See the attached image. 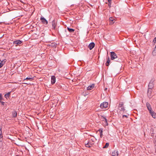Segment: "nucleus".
<instances>
[{
  "mask_svg": "<svg viewBox=\"0 0 156 156\" xmlns=\"http://www.w3.org/2000/svg\"><path fill=\"white\" fill-rule=\"evenodd\" d=\"M119 108V110L121 111H124L125 110V108L123 107H122Z\"/></svg>",
  "mask_w": 156,
  "mask_h": 156,
  "instance_id": "b1692460",
  "label": "nucleus"
},
{
  "mask_svg": "<svg viewBox=\"0 0 156 156\" xmlns=\"http://www.w3.org/2000/svg\"><path fill=\"white\" fill-rule=\"evenodd\" d=\"M156 37H155L154 39V40H153V42H156Z\"/></svg>",
  "mask_w": 156,
  "mask_h": 156,
  "instance_id": "473e14b6",
  "label": "nucleus"
},
{
  "mask_svg": "<svg viewBox=\"0 0 156 156\" xmlns=\"http://www.w3.org/2000/svg\"><path fill=\"white\" fill-rule=\"evenodd\" d=\"M2 129L0 127V130H2Z\"/></svg>",
  "mask_w": 156,
  "mask_h": 156,
  "instance_id": "e433bc0d",
  "label": "nucleus"
},
{
  "mask_svg": "<svg viewBox=\"0 0 156 156\" xmlns=\"http://www.w3.org/2000/svg\"><path fill=\"white\" fill-rule=\"evenodd\" d=\"M98 131L100 133V136L101 138H102L103 136V129L102 128H100L98 130Z\"/></svg>",
  "mask_w": 156,
  "mask_h": 156,
  "instance_id": "dca6fc26",
  "label": "nucleus"
},
{
  "mask_svg": "<svg viewBox=\"0 0 156 156\" xmlns=\"http://www.w3.org/2000/svg\"><path fill=\"white\" fill-rule=\"evenodd\" d=\"M67 29L68 31L71 33H73L75 31V30L73 29L70 28L68 27H67Z\"/></svg>",
  "mask_w": 156,
  "mask_h": 156,
  "instance_id": "f3484780",
  "label": "nucleus"
},
{
  "mask_svg": "<svg viewBox=\"0 0 156 156\" xmlns=\"http://www.w3.org/2000/svg\"><path fill=\"white\" fill-rule=\"evenodd\" d=\"M22 41L20 40H17L16 41H14L13 42V44H17V45H19L21 44L22 43Z\"/></svg>",
  "mask_w": 156,
  "mask_h": 156,
  "instance_id": "1a4fd4ad",
  "label": "nucleus"
},
{
  "mask_svg": "<svg viewBox=\"0 0 156 156\" xmlns=\"http://www.w3.org/2000/svg\"><path fill=\"white\" fill-rule=\"evenodd\" d=\"M0 102L1 103L2 105H4L5 104V102H4L2 101H0Z\"/></svg>",
  "mask_w": 156,
  "mask_h": 156,
  "instance_id": "7c9ffc66",
  "label": "nucleus"
},
{
  "mask_svg": "<svg viewBox=\"0 0 156 156\" xmlns=\"http://www.w3.org/2000/svg\"><path fill=\"white\" fill-rule=\"evenodd\" d=\"M2 135V131L0 130V135Z\"/></svg>",
  "mask_w": 156,
  "mask_h": 156,
  "instance_id": "f704fd0d",
  "label": "nucleus"
},
{
  "mask_svg": "<svg viewBox=\"0 0 156 156\" xmlns=\"http://www.w3.org/2000/svg\"><path fill=\"white\" fill-rule=\"evenodd\" d=\"M110 55L111 57V59L112 60H114L115 59V61L117 62H121V60L120 59L118 58L117 59L118 57L116 54L114 52H111Z\"/></svg>",
  "mask_w": 156,
  "mask_h": 156,
  "instance_id": "f257e3e1",
  "label": "nucleus"
},
{
  "mask_svg": "<svg viewBox=\"0 0 156 156\" xmlns=\"http://www.w3.org/2000/svg\"><path fill=\"white\" fill-rule=\"evenodd\" d=\"M3 136L2 135H0V142H1L2 141V138Z\"/></svg>",
  "mask_w": 156,
  "mask_h": 156,
  "instance_id": "c756f323",
  "label": "nucleus"
},
{
  "mask_svg": "<svg viewBox=\"0 0 156 156\" xmlns=\"http://www.w3.org/2000/svg\"><path fill=\"white\" fill-rule=\"evenodd\" d=\"M101 119H105L106 122H107V119H106V118L105 117H104L103 115H101Z\"/></svg>",
  "mask_w": 156,
  "mask_h": 156,
  "instance_id": "a878e982",
  "label": "nucleus"
},
{
  "mask_svg": "<svg viewBox=\"0 0 156 156\" xmlns=\"http://www.w3.org/2000/svg\"><path fill=\"white\" fill-rule=\"evenodd\" d=\"M3 100H3V98L2 96V94L0 93V101H2Z\"/></svg>",
  "mask_w": 156,
  "mask_h": 156,
  "instance_id": "bb28decb",
  "label": "nucleus"
},
{
  "mask_svg": "<svg viewBox=\"0 0 156 156\" xmlns=\"http://www.w3.org/2000/svg\"><path fill=\"white\" fill-rule=\"evenodd\" d=\"M94 87V84H92V85L87 87V90H91Z\"/></svg>",
  "mask_w": 156,
  "mask_h": 156,
  "instance_id": "f8f14e48",
  "label": "nucleus"
},
{
  "mask_svg": "<svg viewBox=\"0 0 156 156\" xmlns=\"http://www.w3.org/2000/svg\"><path fill=\"white\" fill-rule=\"evenodd\" d=\"M56 78L54 76H51V83L52 84H54L55 82Z\"/></svg>",
  "mask_w": 156,
  "mask_h": 156,
  "instance_id": "0eeeda50",
  "label": "nucleus"
},
{
  "mask_svg": "<svg viewBox=\"0 0 156 156\" xmlns=\"http://www.w3.org/2000/svg\"><path fill=\"white\" fill-rule=\"evenodd\" d=\"M146 105L147 107L148 110L149 112H151V111H152V108L151 107V105L148 102H147L146 103Z\"/></svg>",
  "mask_w": 156,
  "mask_h": 156,
  "instance_id": "20e7f679",
  "label": "nucleus"
},
{
  "mask_svg": "<svg viewBox=\"0 0 156 156\" xmlns=\"http://www.w3.org/2000/svg\"><path fill=\"white\" fill-rule=\"evenodd\" d=\"M10 93H11V92H8L5 95V97L6 98H9L10 94Z\"/></svg>",
  "mask_w": 156,
  "mask_h": 156,
  "instance_id": "412c9836",
  "label": "nucleus"
},
{
  "mask_svg": "<svg viewBox=\"0 0 156 156\" xmlns=\"http://www.w3.org/2000/svg\"><path fill=\"white\" fill-rule=\"evenodd\" d=\"M109 145V144L108 143H106L105 145L104 146L103 148H107Z\"/></svg>",
  "mask_w": 156,
  "mask_h": 156,
  "instance_id": "393cba45",
  "label": "nucleus"
},
{
  "mask_svg": "<svg viewBox=\"0 0 156 156\" xmlns=\"http://www.w3.org/2000/svg\"><path fill=\"white\" fill-rule=\"evenodd\" d=\"M24 83L25 84H28V83Z\"/></svg>",
  "mask_w": 156,
  "mask_h": 156,
  "instance_id": "c9c22d12",
  "label": "nucleus"
},
{
  "mask_svg": "<svg viewBox=\"0 0 156 156\" xmlns=\"http://www.w3.org/2000/svg\"><path fill=\"white\" fill-rule=\"evenodd\" d=\"M12 115L13 117L15 118L17 116V112L16 111L12 112Z\"/></svg>",
  "mask_w": 156,
  "mask_h": 156,
  "instance_id": "a211bd4d",
  "label": "nucleus"
},
{
  "mask_svg": "<svg viewBox=\"0 0 156 156\" xmlns=\"http://www.w3.org/2000/svg\"><path fill=\"white\" fill-rule=\"evenodd\" d=\"M49 45L51 47L56 48L57 46V44L55 43H53L51 44H49Z\"/></svg>",
  "mask_w": 156,
  "mask_h": 156,
  "instance_id": "2eb2a0df",
  "label": "nucleus"
},
{
  "mask_svg": "<svg viewBox=\"0 0 156 156\" xmlns=\"http://www.w3.org/2000/svg\"><path fill=\"white\" fill-rule=\"evenodd\" d=\"M123 103L122 102L121 103L119 104V107L120 108L122 107H123Z\"/></svg>",
  "mask_w": 156,
  "mask_h": 156,
  "instance_id": "cd10ccee",
  "label": "nucleus"
},
{
  "mask_svg": "<svg viewBox=\"0 0 156 156\" xmlns=\"http://www.w3.org/2000/svg\"><path fill=\"white\" fill-rule=\"evenodd\" d=\"M32 79H33V78H32L27 77L26 79H24L23 80V81H24L26 80H31Z\"/></svg>",
  "mask_w": 156,
  "mask_h": 156,
  "instance_id": "5701e85b",
  "label": "nucleus"
},
{
  "mask_svg": "<svg viewBox=\"0 0 156 156\" xmlns=\"http://www.w3.org/2000/svg\"><path fill=\"white\" fill-rule=\"evenodd\" d=\"M152 54L154 55H156V47H155L154 49L152 52Z\"/></svg>",
  "mask_w": 156,
  "mask_h": 156,
  "instance_id": "4be33fe9",
  "label": "nucleus"
},
{
  "mask_svg": "<svg viewBox=\"0 0 156 156\" xmlns=\"http://www.w3.org/2000/svg\"><path fill=\"white\" fill-rule=\"evenodd\" d=\"M152 89H149L148 88L147 94V95L149 98H151V93L152 92Z\"/></svg>",
  "mask_w": 156,
  "mask_h": 156,
  "instance_id": "6e6552de",
  "label": "nucleus"
},
{
  "mask_svg": "<svg viewBox=\"0 0 156 156\" xmlns=\"http://www.w3.org/2000/svg\"><path fill=\"white\" fill-rule=\"evenodd\" d=\"M85 146L86 147H90V145L88 143L86 144Z\"/></svg>",
  "mask_w": 156,
  "mask_h": 156,
  "instance_id": "c85d7f7f",
  "label": "nucleus"
},
{
  "mask_svg": "<svg viewBox=\"0 0 156 156\" xmlns=\"http://www.w3.org/2000/svg\"><path fill=\"white\" fill-rule=\"evenodd\" d=\"M108 1L109 3L111 2V0H108Z\"/></svg>",
  "mask_w": 156,
  "mask_h": 156,
  "instance_id": "72a5a7b5",
  "label": "nucleus"
},
{
  "mask_svg": "<svg viewBox=\"0 0 156 156\" xmlns=\"http://www.w3.org/2000/svg\"><path fill=\"white\" fill-rule=\"evenodd\" d=\"M40 20L43 23L45 24H48V21L44 17H41L40 19Z\"/></svg>",
  "mask_w": 156,
  "mask_h": 156,
  "instance_id": "39448f33",
  "label": "nucleus"
},
{
  "mask_svg": "<svg viewBox=\"0 0 156 156\" xmlns=\"http://www.w3.org/2000/svg\"><path fill=\"white\" fill-rule=\"evenodd\" d=\"M118 151L115 150L112 153V156H118Z\"/></svg>",
  "mask_w": 156,
  "mask_h": 156,
  "instance_id": "9d476101",
  "label": "nucleus"
},
{
  "mask_svg": "<svg viewBox=\"0 0 156 156\" xmlns=\"http://www.w3.org/2000/svg\"><path fill=\"white\" fill-rule=\"evenodd\" d=\"M150 113L152 117H153L154 118H156V113H155L154 111H152L151 112H150Z\"/></svg>",
  "mask_w": 156,
  "mask_h": 156,
  "instance_id": "9b49d317",
  "label": "nucleus"
},
{
  "mask_svg": "<svg viewBox=\"0 0 156 156\" xmlns=\"http://www.w3.org/2000/svg\"><path fill=\"white\" fill-rule=\"evenodd\" d=\"M155 81L154 79H152L150 81L148 85V88L149 89H153L154 87V83Z\"/></svg>",
  "mask_w": 156,
  "mask_h": 156,
  "instance_id": "f03ea898",
  "label": "nucleus"
},
{
  "mask_svg": "<svg viewBox=\"0 0 156 156\" xmlns=\"http://www.w3.org/2000/svg\"><path fill=\"white\" fill-rule=\"evenodd\" d=\"M109 20L110 21V23H111V24H113L114 23L115 21L114 20V19L112 17H110Z\"/></svg>",
  "mask_w": 156,
  "mask_h": 156,
  "instance_id": "6ab92c4d",
  "label": "nucleus"
},
{
  "mask_svg": "<svg viewBox=\"0 0 156 156\" xmlns=\"http://www.w3.org/2000/svg\"><path fill=\"white\" fill-rule=\"evenodd\" d=\"M108 103L107 102H104L101 104L100 108L101 109H105L108 107Z\"/></svg>",
  "mask_w": 156,
  "mask_h": 156,
  "instance_id": "7ed1b4c3",
  "label": "nucleus"
},
{
  "mask_svg": "<svg viewBox=\"0 0 156 156\" xmlns=\"http://www.w3.org/2000/svg\"><path fill=\"white\" fill-rule=\"evenodd\" d=\"M110 62V59L109 57H108L107 59V61L105 63V65L106 66H108L109 65V64Z\"/></svg>",
  "mask_w": 156,
  "mask_h": 156,
  "instance_id": "4468645a",
  "label": "nucleus"
},
{
  "mask_svg": "<svg viewBox=\"0 0 156 156\" xmlns=\"http://www.w3.org/2000/svg\"><path fill=\"white\" fill-rule=\"evenodd\" d=\"M95 44L93 42L90 43L88 45V47L90 50H92L94 47Z\"/></svg>",
  "mask_w": 156,
  "mask_h": 156,
  "instance_id": "423d86ee",
  "label": "nucleus"
},
{
  "mask_svg": "<svg viewBox=\"0 0 156 156\" xmlns=\"http://www.w3.org/2000/svg\"><path fill=\"white\" fill-rule=\"evenodd\" d=\"M5 59H4L3 61H2L0 63V68L2 67L3 65L5 64Z\"/></svg>",
  "mask_w": 156,
  "mask_h": 156,
  "instance_id": "aec40b11",
  "label": "nucleus"
},
{
  "mask_svg": "<svg viewBox=\"0 0 156 156\" xmlns=\"http://www.w3.org/2000/svg\"><path fill=\"white\" fill-rule=\"evenodd\" d=\"M52 28L54 29H55V27L56 26V24L55 22V21L54 20L52 21Z\"/></svg>",
  "mask_w": 156,
  "mask_h": 156,
  "instance_id": "ddd939ff",
  "label": "nucleus"
},
{
  "mask_svg": "<svg viewBox=\"0 0 156 156\" xmlns=\"http://www.w3.org/2000/svg\"><path fill=\"white\" fill-rule=\"evenodd\" d=\"M124 117H126V118H128V117L127 115H124L122 116V118H123Z\"/></svg>",
  "mask_w": 156,
  "mask_h": 156,
  "instance_id": "2f4dec72",
  "label": "nucleus"
}]
</instances>
